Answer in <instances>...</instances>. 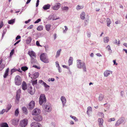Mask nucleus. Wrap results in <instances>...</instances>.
<instances>
[{"label": "nucleus", "mask_w": 127, "mask_h": 127, "mask_svg": "<svg viewBox=\"0 0 127 127\" xmlns=\"http://www.w3.org/2000/svg\"><path fill=\"white\" fill-rule=\"evenodd\" d=\"M85 13L84 12H82L80 15V18L82 20H84L85 18Z\"/></svg>", "instance_id": "nucleus-26"}, {"label": "nucleus", "mask_w": 127, "mask_h": 127, "mask_svg": "<svg viewBox=\"0 0 127 127\" xmlns=\"http://www.w3.org/2000/svg\"><path fill=\"white\" fill-rule=\"evenodd\" d=\"M51 26V25L50 24H46L45 26L46 30L47 31H49L50 29Z\"/></svg>", "instance_id": "nucleus-20"}, {"label": "nucleus", "mask_w": 127, "mask_h": 127, "mask_svg": "<svg viewBox=\"0 0 127 127\" xmlns=\"http://www.w3.org/2000/svg\"><path fill=\"white\" fill-rule=\"evenodd\" d=\"M39 82L42 85H44V83H45V82H44L42 80H40L39 81Z\"/></svg>", "instance_id": "nucleus-53"}, {"label": "nucleus", "mask_w": 127, "mask_h": 127, "mask_svg": "<svg viewBox=\"0 0 127 127\" xmlns=\"http://www.w3.org/2000/svg\"><path fill=\"white\" fill-rule=\"evenodd\" d=\"M31 63H33L36 62V60L35 59L36 57H31Z\"/></svg>", "instance_id": "nucleus-28"}, {"label": "nucleus", "mask_w": 127, "mask_h": 127, "mask_svg": "<svg viewBox=\"0 0 127 127\" xmlns=\"http://www.w3.org/2000/svg\"><path fill=\"white\" fill-rule=\"evenodd\" d=\"M106 48L108 49V51L110 50L111 51H110V53H112V50H111L110 47L109 45H108L106 47Z\"/></svg>", "instance_id": "nucleus-46"}, {"label": "nucleus", "mask_w": 127, "mask_h": 127, "mask_svg": "<svg viewBox=\"0 0 127 127\" xmlns=\"http://www.w3.org/2000/svg\"><path fill=\"white\" fill-rule=\"evenodd\" d=\"M11 104H9L7 105V109L8 110H9L11 108Z\"/></svg>", "instance_id": "nucleus-45"}, {"label": "nucleus", "mask_w": 127, "mask_h": 127, "mask_svg": "<svg viewBox=\"0 0 127 127\" xmlns=\"http://www.w3.org/2000/svg\"><path fill=\"white\" fill-rule=\"evenodd\" d=\"M61 51V49H60L58 50L57 51V55L56 56V57H58L59 56V55L60 54V52Z\"/></svg>", "instance_id": "nucleus-39"}, {"label": "nucleus", "mask_w": 127, "mask_h": 127, "mask_svg": "<svg viewBox=\"0 0 127 127\" xmlns=\"http://www.w3.org/2000/svg\"><path fill=\"white\" fill-rule=\"evenodd\" d=\"M33 27V26L32 25H31L30 26L28 27L27 29H32Z\"/></svg>", "instance_id": "nucleus-55"}, {"label": "nucleus", "mask_w": 127, "mask_h": 127, "mask_svg": "<svg viewBox=\"0 0 127 127\" xmlns=\"http://www.w3.org/2000/svg\"><path fill=\"white\" fill-rule=\"evenodd\" d=\"M32 85L34 86V85H36L37 84V80H36L34 81H33L32 82Z\"/></svg>", "instance_id": "nucleus-43"}, {"label": "nucleus", "mask_w": 127, "mask_h": 127, "mask_svg": "<svg viewBox=\"0 0 127 127\" xmlns=\"http://www.w3.org/2000/svg\"><path fill=\"white\" fill-rule=\"evenodd\" d=\"M124 93L123 91H122L120 93V94H121V95L123 97V95H124Z\"/></svg>", "instance_id": "nucleus-64"}, {"label": "nucleus", "mask_w": 127, "mask_h": 127, "mask_svg": "<svg viewBox=\"0 0 127 127\" xmlns=\"http://www.w3.org/2000/svg\"><path fill=\"white\" fill-rule=\"evenodd\" d=\"M28 69V67H27L26 66L22 67H21V70L24 71L27 70Z\"/></svg>", "instance_id": "nucleus-38"}, {"label": "nucleus", "mask_w": 127, "mask_h": 127, "mask_svg": "<svg viewBox=\"0 0 127 127\" xmlns=\"http://www.w3.org/2000/svg\"><path fill=\"white\" fill-rule=\"evenodd\" d=\"M37 122H34L32 123L31 124V127H37Z\"/></svg>", "instance_id": "nucleus-32"}, {"label": "nucleus", "mask_w": 127, "mask_h": 127, "mask_svg": "<svg viewBox=\"0 0 127 127\" xmlns=\"http://www.w3.org/2000/svg\"><path fill=\"white\" fill-rule=\"evenodd\" d=\"M21 38V37L20 35H18L16 38V40H17Z\"/></svg>", "instance_id": "nucleus-63"}, {"label": "nucleus", "mask_w": 127, "mask_h": 127, "mask_svg": "<svg viewBox=\"0 0 127 127\" xmlns=\"http://www.w3.org/2000/svg\"><path fill=\"white\" fill-rule=\"evenodd\" d=\"M20 91L19 90H18L17 92L16 95V100H19V99L20 97Z\"/></svg>", "instance_id": "nucleus-18"}, {"label": "nucleus", "mask_w": 127, "mask_h": 127, "mask_svg": "<svg viewBox=\"0 0 127 127\" xmlns=\"http://www.w3.org/2000/svg\"><path fill=\"white\" fill-rule=\"evenodd\" d=\"M6 30H3V32L2 34V37H3L4 35L6 33Z\"/></svg>", "instance_id": "nucleus-57"}, {"label": "nucleus", "mask_w": 127, "mask_h": 127, "mask_svg": "<svg viewBox=\"0 0 127 127\" xmlns=\"http://www.w3.org/2000/svg\"><path fill=\"white\" fill-rule=\"evenodd\" d=\"M110 74L109 71L108 70L105 71L104 73V76L105 77H107Z\"/></svg>", "instance_id": "nucleus-31"}, {"label": "nucleus", "mask_w": 127, "mask_h": 127, "mask_svg": "<svg viewBox=\"0 0 127 127\" xmlns=\"http://www.w3.org/2000/svg\"><path fill=\"white\" fill-rule=\"evenodd\" d=\"M64 27L65 28V30H64L63 31H64V32H66V31H67V30H68V28H67V26H65Z\"/></svg>", "instance_id": "nucleus-59"}, {"label": "nucleus", "mask_w": 127, "mask_h": 127, "mask_svg": "<svg viewBox=\"0 0 127 127\" xmlns=\"http://www.w3.org/2000/svg\"><path fill=\"white\" fill-rule=\"evenodd\" d=\"M51 106L50 104L46 103L45 105H43V107L45 110L48 112H50L51 110Z\"/></svg>", "instance_id": "nucleus-5"}, {"label": "nucleus", "mask_w": 127, "mask_h": 127, "mask_svg": "<svg viewBox=\"0 0 127 127\" xmlns=\"http://www.w3.org/2000/svg\"><path fill=\"white\" fill-rule=\"evenodd\" d=\"M32 38L30 37H28L26 40L27 43L28 44H30L31 40Z\"/></svg>", "instance_id": "nucleus-29"}, {"label": "nucleus", "mask_w": 127, "mask_h": 127, "mask_svg": "<svg viewBox=\"0 0 127 127\" xmlns=\"http://www.w3.org/2000/svg\"><path fill=\"white\" fill-rule=\"evenodd\" d=\"M62 11H67L69 9V8L67 6H62L61 7Z\"/></svg>", "instance_id": "nucleus-19"}, {"label": "nucleus", "mask_w": 127, "mask_h": 127, "mask_svg": "<svg viewBox=\"0 0 127 127\" xmlns=\"http://www.w3.org/2000/svg\"><path fill=\"white\" fill-rule=\"evenodd\" d=\"M39 82L42 85H44V83H45V82H44L42 80H40L39 81Z\"/></svg>", "instance_id": "nucleus-54"}, {"label": "nucleus", "mask_w": 127, "mask_h": 127, "mask_svg": "<svg viewBox=\"0 0 127 127\" xmlns=\"http://www.w3.org/2000/svg\"><path fill=\"white\" fill-rule=\"evenodd\" d=\"M107 106L105 107H106V109H109L110 108V105L109 104H108L106 105Z\"/></svg>", "instance_id": "nucleus-61"}, {"label": "nucleus", "mask_w": 127, "mask_h": 127, "mask_svg": "<svg viewBox=\"0 0 127 127\" xmlns=\"http://www.w3.org/2000/svg\"><path fill=\"white\" fill-rule=\"evenodd\" d=\"M39 75L38 72H36L34 73L33 75L32 78L34 79L37 78Z\"/></svg>", "instance_id": "nucleus-24"}, {"label": "nucleus", "mask_w": 127, "mask_h": 127, "mask_svg": "<svg viewBox=\"0 0 127 127\" xmlns=\"http://www.w3.org/2000/svg\"><path fill=\"white\" fill-rule=\"evenodd\" d=\"M56 67L58 68V67H60L59 64V63L58 62V61H57L56 62Z\"/></svg>", "instance_id": "nucleus-48"}, {"label": "nucleus", "mask_w": 127, "mask_h": 127, "mask_svg": "<svg viewBox=\"0 0 127 127\" xmlns=\"http://www.w3.org/2000/svg\"><path fill=\"white\" fill-rule=\"evenodd\" d=\"M0 127H9L8 124L6 123H3L0 124Z\"/></svg>", "instance_id": "nucleus-23"}, {"label": "nucleus", "mask_w": 127, "mask_h": 127, "mask_svg": "<svg viewBox=\"0 0 127 127\" xmlns=\"http://www.w3.org/2000/svg\"><path fill=\"white\" fill-rule=\"evenodd\" d=\"M61 6V4L59 3H57L54 6L52 7L53 9L56 10L58 9Z\"/></svg>", "instance_id": "nucleus-11"}, {"label": "nucleus", "mask_w": 127, "mask_h": 127, "mask_svg": "<svg viewBox=\"0 0 127 127\" xmlns=\"http://www.w3.org/2000/svg\"><path fill=\"white\" fill-rule=\"evenodd\" d=\"M19 113V109H17L15 111V115L16 116H17Z\"/></svg>", "instance_id": "nucleus-44"}, {"label": "nucleus", "mask_w": 127, "mask_h": 127, "mask_svg": "<svg viewBox=\"0 0 127 127\" xmlns=\"http://www.w3.org/2000/svg\"><path fill=\"white\" fill-rule=\"evenodd\" d=\"M15 19H11L10 20H9L8 22V23L9 24L12 25L15 22Z\"/></svg>", "instance_id": "nucleus-33"}, {"label": "nucleus", "mask_w": 127, "mask_h": 127, "mask_svg": "<svg viewBox=\"0 0 127 127\" xmlns=\"http://www.w3.org/2000/svg\"><path fill=\"white\" fill-rule=\"evenodd\" d=\"M28 54L31 57H36L35 53L33 51H29Z\"/></svg>", "instance_id": "nucleus-15"}, {"label": "nucleus", "mask_w": 127, "mask_h": 127, "mask_svg": "<svg viewBox=\"0 0 127 127\" xmlns=\"http://www.w3.org/2000/svg\"><path fill=\"white\" fill-rule=\"evenodd\" d=\"M77 66L78 68H82L84 71H86L85 64L84 62H82L81 60H77Z\"/></svg>", "instance_id": "nucleus-1"}, {"label": "nucleus", "mask_w": 127, "mask_h": 127, "mask_svg": "<svg viewBox=\"0 0 127 127\" xmlns=\"http://www.w3.org/2000/svg\"><path fill=\"white\" fill-rule=\"evenodd\" d=\"M104 41L105 43H107L109 40V38L108 37H105L104 38Z\"/></svg>", "instance_id": "nucleus-30"}, {"label": "nucleus", "mask_w": 127, "mask_h": 127, "mask_svg": "<svg viewBox=\"0 0 127 127\" xmlns=\"http://www.w3.org/2000/svg\"><path fill=\"white\" fill-rule=\"evenodd\" d=\"M58 68V70H59V72L60 73H61L62 72V70L61 69V68L60 67H58L57 68Z\"/></svg>", "instance_id": "nucleus-62"}, {"label": "nucleus", "mask_w": 127, "mask_h": 127, "mask_svg": "<svg viewBox=\"0 0 127 127\" xmlns=\"http://www.w3.org/2000/svg\"><path fill=\"white\" fill-rule=\"evenodd\" d=\"M22 89L24 90H26L27 88V84L25 81H23L22 84Z\"/></svg>", "instance_id": "nucleus-14"}, {"label": "nucleus", "mask_w": 127, "mask_h": 127, "mask_svg": "<svg viewBox=\"0 0 127 127\" xmlns=\"http://www.w3.org/2000/svg\"><path fill=\"white\" fill-rule=\"evenodd\" d=\"M106 21L107 23V26L108 27H110V24L111 23V21L110 19L109 18H107Z\"/></svg>", "instance_id": "nucleus-22"}, {"label": "nucleus", "mask_w": 127, "mask_h": 127, "mask_svg": "<svg viewBox=\"0 0 127 127\" xmlns=\"http://www.w3.org/2000/svg\"><path fill=\"white\" fill-rule=\"evenodd\" d=\"M41 21V19L40 18L38 19L34 22L35 24Z\"/></svg>", "instance_id": "nucleus-47"}, {"label": "nucleus", "mask_w": 127, "mask_h": 127, "mask_svg": "<svg viewBox=\"0 0 127 127\" xmlns=\"http://www.w3.org/2000/svg\"><path fill=\"white\" fill-rule=\"evenodd\" d=\"M46 99L44 94H41L39 98V103L40 105H42L46 103Z\"/></svg>", "instance_id": "nucleus-3"}, {"label": "nucleus", "mask_w": 127, "mask_h": 127, "mask_svg": "<svg viewBox=\"0 0 127 127\" xmlns=\"http://www.w3.org/2000/svg\"><path fill=\"white\" fill-rule=\"evenodd\" d=\"M98 114L102 117H104V114L102 112H99L98 113Z\"/></svg>", "instance_id": "nucleus-40"}, {"label": "nucleus", "mask_w": 127, "mask_h": 127, "mask_svg": "<svg viewBox=\"0 0 127 127\" xmlns=\"http://www.w3.org/2000/svg\"><path fill=\"white\" fill-rule=\"evenodd\" d=\"M33 119L37 121H40L42 119V117L41 115L35 116L33 117Z\"/></svg>", "instance_id": "nucleus-10"}, {"label": "nucleus", "mask_w": 127, "mask_h": 127, "mask_svg": "<svg viewBox=\"0 0 127 127\" xmlns=\"http://www.w3.org/2000/svg\"><path fill=\"white\" fill-rule=\"evenodd\" d=\"M63 105V106L64 107L65 105V104L66 102V100L65 97L64 96H62L61 98Z\"/></svg>", "instance_id": "nucleus-13"}, {"label": "nucleus", "mask_w": 127, "mask_h": 127, "mask_svg": "<svg viewBox=\"0 0 127 127\" xmlns=\"http://www.w3.org/2000/svg\"><path fill=\"white\" fill-rule=\"evenodd\" d=\"M43 27L41 25L39 26L37 28V30L39 31H41L43 30Z\"/></svg>", "instance_id": "nucleus-36"}, {"label": "nucleus", "mask_w": 127, "mask_h": 127, "mask_svg": "<svg viewBox=\"0 0 127 127\" xmlns=\"http://www.w3.org/2000/svg\"><path fill=\"white\" fill-rule=\"evenodd\" d=\"M22 110L23 112L25 114H27L28 113L27 109L25 107H23L22 108Z\"/></svg>", "instance_id": "nucleus-27"}, {"label": "nucleus", "mask_w": 127, "mask_h": 127, "mask_svg": "<svg viewBox=\"0 0 127 127\" xmlns=\"http://www.w3.org/2000/svg\"><path fill=\"white\" fill-rule=\"evenodd\" d=\"M84 6H80L79 5H78L76 7L77 10H78L83 8Z\"/></svg>", "instance_id": "nucleus-37"}, {"label": "nucleus", "mask_w": 127, "mask_h": 127, "mask_svg": "<svg viewBox=\"0 0 127 127\" xmlns=\"http://www.w3.org/2000/svg\"><path fill=\"white\" fill-rule=\"evenodd\" d=\"M28 124V120L26 119H25L20 122V126L22 127H25Z\"/></svg>", "instance_id": "nucleus-7"}, {"label": "nucleus", "mask_w": 127, "mask_h": 127, "mask_svg": "<svg viewBox=\"0 0 127 127\" xmlns=\"http://www.w3.org/2000/svg\"><path fill=\"white\" fill-rule=\"evenodd\" d=\"M98 121L99 122V124L100 127L102 125L103 123V120L102 118H99L98 120Z\"/></svg>", "instance_id": "nucleus-21"}, {"label": "nucleus", "mask_w": 127, "mask_h": 127, "mask_svg": "<svg viewBox=\"0 0 127 127\" xmlns=\"http://www.w3.org/2000/svg\"><path fill=\"white\" fill-rule=\"evenodd\" d=\"M40 112L41 111L40 109L37 108H36L33 110L32 115H39L40 114Z\"/></svg>", "instance_id": "nucleus-9"}, {"label": "nucleus", "mask_w": 127, "mask_h": 127, "mask_svg": "<svg viewBox=\"0 0 127 127\" xmlns=\"http://www.w3.org/2000/svg\"><path fill=\"white\" fill-rule=\"evenodd\" d=\"M115 119L114 118H111L109 119V121L111 122L112 121H115Z\"/></svg>", "instance_id": "nucleus-60"}, {"label": "nucleus", "mask_w": 127, "mask_h": 127, "mask_svg": "<svg viewBox=\"0 0 127 127\" xmlns=\"http://www.w3.org/2000/svg\"><path fill=\"white\" fill-rule=\"evenodd\" d=\"M19 120L18 119L15 118L12 120V124L13 125H16L18 124Z\"/></svg>", "instance_id": "nucleus-12"}, {"label": "nucleus", "mask_w": 127, "mask_h": 127, "mask_svg": "<svg viewBox=\"0 0 127 127\" xmlns=\"http://www.w3.org/2000/svg\"><path fill=\"white\" fill-rule=\"evenodd\" d=\"M29 92L31 95H33L35 93L34 90H32V87H30L28 89Z\"/></svg>", "instance_id": "nucleus-17"}, {"label": "nucleus", "mask_w": 127, "mask_h": 127, "mask_svg": "<svg viewBox=\"0 0 127 127\" xmlns=\"http://www.w3.org/2000/svg\"><path fill=\"white\" fill-rule=\"evenodd\" d=\"M36 45L38 46H41L40 45L39 42L37 41L36 42Z\"/></svg>", "instance_id": "nucleus-58"}, {"label": "nucleus", "mask_w": 127, "mask_h": 127, "mask_svg": "<svg viewBox=\"0 0 127 127\" xmlns=\"http://www.w3.org/2000/svg\"><path fill=\"white\" fill-rule=\"evenodd\" d=\"M45 88V90L46 91H47L49 89V86L47 85L45 83L43 85Z\"/></svg>", "instance_id": "nucleus-35"}, {"label": "nucleus", "mask_w": 127, "mask_h": 127, "mask_svg": "<svg viewBox=\"0 0 127 127\" xmlns=\"http://www.w3.org/2000/svg\"><path fill=\"white\" fill-rule=\"evenodd\" d=\"M73 60V58L72 57H70L68 61L69 65H71L72 64Z\"/></svg>", "instance_id": "nucleus-25"}, {"label": "nucleus", "mask_w": 127, "mask_h": 127, "mask_svg": "<svg viewBox=\"0 0 127 127\" xmlns=\"http://www.w3.org/2000/svg\"><path fill=\"white\" fill-rule=\"evenodd\" d=\"M50 7V5L48 4L44 5L43 7V8L44 10H46L49 9Z\"/></svg>", "instance_id": "nucleus-16"}, {"label": "nucleus", "mask_w": 127, "mask_h": 127, "mask_svg": "<svg viewBox=\"0 0 127 127\" xmlns=\"http://www.w3.org/2000/svg\"><path fill=\"white\" fill-rule=\"evenodd\" d=\"M3 25V22L1 21L0 22V29L1 28Z\"/></svg>", "instance_id": "nucleus-51"}, {"label": "nucleus", "mask_w": 127, "mask_h": 127, "mask_svg": "<svg viewBox=\"0 0 127 127\" xmlns=\"http://www.w3.org/2000/svg\"><path fill=\"white\" fill-rule=\"evenodd\" d=\"M40 60L45 63L49 62L48 59L45 53H43L41 54L40 56Z\"/></svg>", "instance_id": "nucleus-2"}, {"label": "nucleus", "mask_w": 127, "mask_h": 127, "mask_svg": "<svg viewBox=\"0 0 127 127\" xmlns=\"http://www.w3.org/2000/svg\"><path fill=\"white\" fill-rule=\"evenodd\" d=\"M8 73H6V72H5L4 74L3 75L4 78H6V76L8 75Z\"/></svg>", "instance_id": "nucleus-56"}, {"label": "nucleus", "mask_w": 127, "mask_h": 127, "mask_svg": "<svg viewBox=\"0 0 127 127\" xmlns=\"http://www.w3.org/2000/svg\"><path fill=\"white\" fill-rule=\"evenodd\" d=\"M87 110L90 111H91L92 110V108L91 107H89L87 108Z\"/></svg>", "instance_id": "nucleus-52"}, {"label": "nucleus", "mask_w": 127, "mask_h": 127, "mask_svg": "<svg viewBox=\"0 0 127 127\" xmlns=\"http://www.w3.org/2000/svg\"><path fill=\"white\" fill-rule=\"evenodd\" d=\"M70 117L76 121H78V119L76 117L72 116V115H70Z\"/></svg>", "instance_id": "nucleus-42"}, {"label": "nucleus", "mask_w": 127, "mask_h": 127, "mask_svg": "<svg viewBox=\"0 0 127 127\" xmlns=\"http://www.w3.org/2000/svg\"><path fill=\"white\" fill-rule=\"evenodd\" d=\"M125 120V118L123 117H122L120 118L117 121L115 124V126L117 127L123 123Z\"/></svg>", "instance_id": "nucleus-6"}, {"label": "nucleus", "mask_w": 127, "mask_h": 127, "mask_svg": "<svg viewBox=\"0 0 127 127\" xmlns=\"http://www.w3.org/2000/svg\"><path fill=\"white\" fill-rule=\"evenodd\" d=\"M104 97V96L102 94H100L99 95V97L98 100L99 101L102 100Z\"/></svg>", "instance_id": "nucleus-34"}, {"label": "nucleus", "mask_w": 127, "mask_h": 127, "mask_svg": "<svg viewBox=\"0 0 127 127\" xmlns=\"http://www.w3.org/2000/svg\"><path fill=\"white\" fill-rule=\"evenodd\" d=\"M5 65L3 64H1L0 66V71H1L4 67Z\"/></svg>", "instance_id": "nucleus-41"}, {"label": "nucleus", "mask_w": 127, "mask_h": 127, "mask_svg": "<svg viewBox=\"0 0 127 127\" xmlns=\"http://www.w3.org/2000/svg\"><path fill=\"white\" fill-rule=\"evenodd\" d=\"M15 83L16 85H20L22 83V79L21 77L18 75H17L15 78Z\"/></svg>", "instance_id": "nucleus-4"}, {"label": "nucleus", "mask_w": 127, "mask_h": 127, "mask_svg": "<svg viewBox=\"0 0 127 127\" xmlns=\"http://www.w3.org/2000/svg\"><path fill=\"white\" fill-rule=\"evenodd\" d=\"M5 110L4 109H2L0 111V115L3 114L5 112Z\"/></svg>", "instance_id": "nucleus-50"}, {"label": "nucleus", "mask_w": 127, "mask_h": 127, "mask_svg": "<svg viewBox=\"0 0 127 127\" xmlns=\"http://www.w3.org/2000/svg\"><path fill=\"white\" fill-rule=\"evenodd\" d=\"M17 70L16 69L13 68L11 70V72L12 73L13 72H16V71Z\"/></svg>", "instance_id": "nucleus-49"}, {"label": "nucleus", "mask_w": 127, "mask_h": 127, "mask_svg": "<svg viewBox=\"0 0 127 127\" xmlns=\"http://www.w3.org/2000/svg\"><path fill=\"white\" fill-rule=\"evenodd\" d=\"M35 104V103L34 101H31L29 104V109L31 110L33 109L34 107Z\"/></svg>", "instance_id": "nucleus-8"}]
</instances>
